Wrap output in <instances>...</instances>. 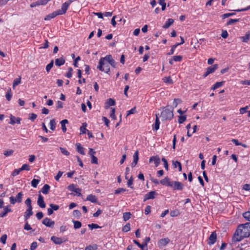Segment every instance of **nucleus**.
<instances>
[{"label":"nucleus","mask_w":250,"mask_h":250,"mask_svg":"<svg viewBox=\"0 0 250 250\" xmlns=\"http://www.w3.org/2000/svg\"><path fill=\"white\" fill-rule=\"evenodd\" d=\"M250 235V222L239 225L232 237V241L239 242L244 238L249 237Z\"/></svg>","instance_id":"obj_1"},{"label":"nucleus","mask_w":250,"mask_h":250,"mask_svg":"<svg viewBox=\"0 0 250 250\" xmlns=\"http://www.w3.org/2000/svg\"><path fill=\"white\" fill-rule=\"evenodd\" d=\"M160 117L163 121L171 120L173 117V109L170 110L165 108L161 112Z\"/></svg>","instance_id":"obj_2"},{"label":"nucleus","mask_w":250,"mask_h":250,"mask_svg":"<svg viewBox=\"0 0 250 250\" xmlns=\"http://www.w3.org/2000/svg\"><path fill=\"white\" fill-rule=\"evenodd\" d=\"M97 68L101 71H104L106 73L110 72L109 63L104 61V59H100L99 65Z\"/></svg>","instance_id":"obj_3"},{"label":"nucleus","mask_w":250,"mask_h":250,"mask_svg":"<svg viewBox=\"0 0 250 250\" xmlns=\"http://www.w3.org/2000/svg\"><path fill=\"white\" fill-rule=\"evenodd\" d=\"M72 1L71 0H68L62 4L61 9L57 10L59 15L64 14L66 13L68 7Z\"/></svg>","instance_id":"obj_4"},{"label":"nucleus","mask_w":250,"mask_h":250,"mask_svg":"<svg viewBox=\"0 0 250 250\" xmlns=\"http://www.w3.org/2000/svg\"><path fill=\"white\" fill-rule=\"evenodd\" d=\"M170 187L173 190H182L184 188V185L179 181H172Z\"/></svg>","instance_id":"obj_5"},{"label":"nucleus","mask_w":250,"mask_h":250,"mask_svg":"<svg viewBox=\"0 0 250 250\" xmlns=\"http://www.w3.org/2000/svg\"><path fill=\"white\" fill-rule=\"evenodd\" d=\"M77 186L75 184H71L69 185L67 187V189L71 191L74 192L76 194L75 195H77L78 196H81L82 194L81 192L82 189L80 188H77Z\"/></svg>","instance_id":"obj_6"},{"label":"nucleus","mask_w":250,"mask_h":250,"mask_svg":"<svg viewBox=\"0 0 250 250\" xmlns=\"http://www.w3.org/2000/svg\"><path fill=\"white\" fill-rule=\"evenodd\" d=\"M51 240L55 244L61 245L62 243L67 241L68 239L67 237L60 238L53 236L51 237Z\"/></svg>","instance_id":"obj_7"},{"label":"nucleus","mask_w":250,"mask_h":250,"mask_svg":"<svg viewBox=\"0 0 250 250\" xmlns=\"http://www.w3.org/2000/svg\"><path fill=\"white\" fill-rule=\"evenodd\" d=\"M10 118V122H9V124H11L12 125H14L15 124H20L21 122V118L19 117H15L14 116L12 115H10L9 116Z\"/></svg>","instance_id":"obj_8"},{"label":"nucleus","mask_w":250,"mask_h":250,"mask_svg":"<svg viewBox=\"0 0 250 250\" xmlns=\"http://www.w3.org/2000/svg\"><path fill=\"white\" fill-rule=\"evenodd\" d=\"M217 239V235L215 231L212 232L211 234L210 235L209 238L208 244L209 245H213L216 241Z\"/></svg>","instance_id":"obj_9"},{"label":"nucleus","mask_w":250,"mask_h":250,"mask_svg":"<svg viewBox=\"0 0 250 250\" xmlns=\"http://www.w3.org/2000/svg\"><path fill=\"white\" fill-rule=\"evenodd\" d=\"M42 224L46 227L53 228L54 225H55V222L54 221L51 220V219L46 217L45 218L42 222Z\"/></svg>","instance_id":"obj_10"},{"label":"nucleus","mask_w":250,"mask_h":250,"mask_svg":"<svg viewBox=\"0 0 250 250\" xmlns=\"http://www.w3.org/2000/svg\"><path fill=\"white\" fill-rule=\"evenodd\" d=\"M169 242L168 238H162L158 242V246L159 248H162L167 245Z\"/></svg>","instance_id":"obj_11"},{"label":"nucleus","mask_w":250,"mask_h":250,"mask_svg":"<svg viewBox=\"0 0 250 250\" xmlns=\"http://www.w3.org/2000/svg\"><path fill=\"white\" fill-rule=\"evenodd\" d=\"M155 191H151L145 195L144 202L146 201L149 199H153L155 198V196L157 195Z\"/></svg>","instance_id":"obj_12"},{"label":"nucleus","mask_w":250,"mask_h":250,"mask_svg":"<svg viewBox=\"0 0 250 250\" xmlns=\"http://www.w3.org/2000/svg\"><path fill=\"white\" fill-rule=\"evenodd\" d=\"M12 210L9 205L4 207L3 211L0 213V217H4L8 212H11Z\"/></svg>","instance_id":"obj_13"},{"label":"nucleus","mask_w":250,"mask_h":250,"mask_svg":"<svg viewBox=\"0 0 250 250\" xmlns=\"http://www.w3.org/2000/svg\"><path fill=\"white\" fill-rule=\"evenodd\" d=\"M37 204L41 208H45V204L44 202L43 197L41 194H39L38 196Z\"/></svg>","instance_id":"obj_14"},{"label":"nucleus","mask_w":250,"mask_h":250,"mask_svg":"<svg viewBox=\"0 0 250 250\" xmlns=\"http://www.w3.org/2000/svg\"><path fill=\"white\" fill-rule=\"evenodd\" d=\"M149 162V163L154 162L155 167H157L160 163V159L158 156H152L150 157Z\"/></svg>","instance_id":"obj_15"},{"label":"nucleus","mask_w":250,"mask_h":250,"mask_svg":"<svg viewBox=\"0 0 250 250\" xmlns=\"http://www.w3.org/2000/svg\"><path fill=\"white\" fill-rule=\"evenodd\" d=\"M133 161L131 164V166L132 167H134L137 165L138 160H139V152L137 150L134 154L133 156Z\"/></svg>","instance_id":"obj_16"},{"label":"nucleus","mask_w":250,"mask_h":250,"mask_svg":"<svg viewBox=\"0 0 250 250\" xmlns=\"http://www.w3.org/2000/svg\"><path fill=\"white\" fill-rule=\"evenodd\" d=\"M170 179L168 177H166L165 178L162 179L160 183L163 186L169 187L171 183Z\"/></svg>","instance_id":"obj_17"},{"label":"nucleus","mask_w":250,"mask_h":250,"mask_svg":"<svg viewBox=\"0 0 250 250\" xmlns=\"http://www.w3.org/2000/svg\"><path fill=\"white\" fill-rule=\"evenodd\" d=\"M159 114H156V119L154 124L153 125V129L157 130L159 129L160 122L159 119Z\"/></svg>","instance_id":"obj_18"},{"label":"nucleus","mask_w":250,"mask_h":250,"mask_svg":"<svg viewBox=\"0 0 250 250\" xmlns=\"http://www.w3.org/2000/svg\"><path fill=\"white\" fill-rule=\"evenodd\" d=\"M58 15H59V14L56 10V11H54L53 12L46 15L44 18V20L45 21H49V20H51L52 19L54 18Z\"/></svg>","instance_id":"obj_19"},{"label":"nucleus","mask_w":250,"mask_h":250,"mask_svg":"<svg viewBox=\"0 0 250 250\" xmlns=\"http://www.w3.org/2000/svg\"><path fill=\"white\" fill-rule=\"evenodd\" d=\"M218 68V64H214L209 67H207L206 70H207L209 74H212L214 73Z\"/></svg>","instance_id":"obj_20"},{"label":"nucleus","mask_w":250,"mask_h":250,"mask_svg":"<svg viewBox=\"0 0 250 250\" xmlns=\"http://www.w3.org/2000/svg\"><path fill=\"white\" fill-rule=\"evenodd\" d=\"M33 214L32 208H27L24 212V215L25 221H27Z\"/></svg>","instance_id":"obj_21"},{"label":"nucleus","mask_w":250,"mask_h":250,"mask_svg":"<svg viewBox=\"0 0 250 250\" xmlns=\"http://www.w3.org/2000/svg\"><path fill=\"white\" fill-rule=\"evenodd\" d=\"M65 62V59L63 57L58 58L55 60V63L56 66H61L64 64Z\"/></svg>","instance_id":"obj_22"},{"label":"nucleus","mask_w":250,"mask_h":250,"mask_svg":"<svg viewBox=\"0 0 250 250\" xmlns=\"http://www.w3.org/2000/svg\"><path fill=\"white\" fill-rule=\"evenodd\" d=\"M76 150L77 152L82 155H85L84 151V148L82 146L80 143H77L76 144Z\"/></svg>","instance_id":"obj_23"},{"label":"nucleus","mask_w":250,"mask_h":250,"mask_svg":"<svg viewBox=\"0 0 250 250\" xmlns=\"http://www.w3.org/2000/svg\"><path fill=\"white\" fill-rule=\"evenodd\" d=\"M174 22V20L172 19H168L163 26V28L167 29Z\"/></svg>","instance_id":"obj_24"},{"label":"nucleus","mask_w":250,"mask_h":250,"mask_svg":"<svg viewBox=\"0 0 250 250\" xmlns=\"http://www.w3.org/2000/svg\"><path fill=\"white\" fill-rule=\"evenodd\" d=\"M86 200L92 203H95L97 202V199L95 195L89 194L87 196Z\"/></svg>","instance_id":"obj_25"},{"label":"nucleus","mask_w":250,"mask_h":250,"mask_svg":"<svg viewBox=\"0 0 250 250\" xmlns=\"http://www.w3.org/2000/svg\"><path fill=\"white\" fill-rule=\"evenodd\" d=\"M68 123V120L66 119H64L60 122V124H61L62 126V129L63 132H65L66 131L67 129L65 125Z\"/></svg>","instance_id":"obj_26"},{"label":"nucleus","mask_w":250,"mask_h":250,"mask_svg":"<svg viewBox=\"0 0 250 250\" xmlns=\"http://www.w3.org/2000/svg\"><path fill=\"white\" fill-rule=\"evenodd\" d=\"M115 104V101L111 98H109L106 103L105 108H108L110 106L114 105Z\"/></svg>","instance_id":"obj_27"},{"label":"nucleus","mask_w":250,"mask_h":250,"mask_svg":"<svg viewBox=\"0 0 250 250\" xmlns=\"http://www.w3.org/2000/svg\"><path fill=\"white\" fill-rule=\"evenodd\" d=\"M50 188V187L47 185V184H45L43 187H42V192L44 194H47L49 192V190Z\"/></svg>","instance_id":"obj_28"},{"label":"nucleus","mask_w":250,"mask_h":250,"mask_svg":"<svg viewBox=\"0 0 250 250\" xmlns=\"http://www.w3.org/2000/svg\"><path fill=\"white\" fill-rule=\"evenodd\" d=\"M224 83V81L216 82L215 83H214L212 85L211 89L212 90H215V89L222 86L223 85Z\"/></svg>","instance_id":"obj_29"},{"label":"nucleus","mask_w":250,"mask_h":250,"mask_svg":"<svg viewBox=\"0 0 250 250\" xmlns=\"http://www.w3.org/2000/svg\"><path fill=\"white\" fill-rule=\"evenodd\" d=\"M87 126V124L86 123H84L83 124L82 126L80 127V131L82 134H85L86 132H87L88 130L86 128Z\"/></svg>","instance_id":"obj_30"},{"label":"nucleus","mask_w":250,"mask_h":250,"mask_svg":"<svg viewBox=\"0 0 250 250\" xmlns=\"http://www.w3.org/2000/svg\"><path fill=\"white\" fill-rule=\"evenodd\" d=\"M72 222L74 224V228L75 229H78L81 227L82 223L81 222H80L79 221H75V220H73Z\"/></svg>","instance_id":"obj_31"},{"label":"nucleus","mask_w":250,"mask_h":250,"mask_svg":"<svg viewBox=\"0 0 250 250\" xmlns=\"http://www.w3.org/2000/svg\"><path fill=\"white\" fill-rule=\"evenodd\" d=\"M100 59H104V61L109 63L113 59L111 55H107L105 57L101 58Z\"/></svg>","instance_id":"obj_32"},{"label":"nucleus","mask_w":250,"mask_h":250,"mask_svg":"<svg viewBox=\"0 0 250 250\" xmlns=\"http://www.w3.org/2000/svg\"><path fill=\"white\" fill-rule=\"evenodd\" d=\"M50 128L52 130H54L56 128V122L55 119H52L50 121Z\"/></svg>","instance_id":"obj_33"},{"label":"nucleus","mask_w":250,"mask_h":250,"mask_svg":"<svg viewBox=\"0 0 250 250\" xmlns=\"http://www.w3.org/2000/svg\"><path fill=\"white\" fill-rule=\"evenodd\" d=\"M239 21V19H230L226 23L227 25L233 24Z\"/></svg>","instance_id":"obj_34"},{"label":"nucleus","mask_w":250,"mask_h":250,"mask_svg":"<svg viewBox=\"0 0 250 250\" xmlns=\"http://www.w3.org/2000/svg\"><path fill=\"white\" fill-rule=\"evenodd\" d=\"M40 181V180L39 179H33L31 181V186L34 188H37Z\"/></svg>","instance_id":"obj_35"},{"label":"nucleus","mask_w":250,"mask_h":250,"mask_svg":"<svg viewBox=\"0 0 250 250\" xmlns=\"http://www.w3.org/2000/svg\"><path fill=\"white\" fill-rule=\"evenodd\" d=\"M242 40L244 42H247L250 39V33H247L245 36L242 37Z\"/></svg>","instance_id":"obj_36"},{"label":"nucleus","mask_w":250,"mask_h":250,"mask_svg":"<svg viewBox=\"0 0 250 250\" xmlns=\"http://www.w3.org/2000/svg\"><path fill=\"white\" fill-rule=\"evenodd\" d=\"M23 196V194L21 192H20L18 193L17 196H16V201L18 203H21L22 201V198Z\"/></svg>","instance_id":"obj_37"},{"label":"nucleus","mask_w":250,"mask_h":250,"mask_svg":"<svg viewBox=\"0 0 250 250\" xmlns=\"http://www.w3.org/2000/svg\"><path fill=\"white\" fill-rule=\"evenodd\" d=\"M130 224L127 223L125 226H124L122 228V231L125 232H128L130 230Z\"/></svg>","instance_id":"obj_38"},{"label":"nucleus","mask_w":250,"mask_h":250,"mask_svg":"<svg viewBox=\"0 0 250 250\" xmlns=\"http://www.w3.org/2000/svg\"><path fill=\"white\" fill-rule=\"evenodd\" d=\"M25 204L27 207V208H32L31 205V200L30 198H28L25 201Z\"/></svg>","instance_id":"obj_39"},{"label":"nucleus","mask_w":250,"mask_h":250,"mask_svg":"<svg viewBox=\"0 0 250 250\" xmlns=\"http://www.w3.org/2000/svg\"><path fill=\"white\" fill-rule=\"evenodd\" d=\"M235 14V13H225L224 14H223L221 16V17L223 19H225L226 18H227L229 17H231V16H232L233 15H234Z\"/></svg>","instance_id":"obj_40"},{"label":"nucleus","mask_w":250,"mask_h":250,"mask_svg":"<svg viewBox=\"0 0 250 250\" xmlns=\"http://www.w3.org/2000/svg\"><path fill=\"white\" fill-rule=\"evenodd\" d=\"M181 103V100L180 99H174L173 102V108L177 107L178 104Z\"/></svg>","instance_id":"obj_41"},{"label":"nucleus","mask_w":250,"mask_h":250,"mask_svg":"<svg viewBox=\"0 0 250 250\" xmlns=\"http://www.w3.org/2000/svg\"><path fill=\"white\" fill-rule=\"evenodd\" d=\"M130 215H131V214L130 212H125L124 214H123V218H124V220L126 221L128 220H129V219L130 218Z\"/></svg>","instance_id":"obj_42"},{"label":"nucleus","mask_w":250,"mask_h":250,"mask_svg":"<svg viewBox=\"0 0 250 250\" xmlns=\"http://www.w3.org/2000/svg\"><path fill=\"white\" fill-rule=\"evenodd\" d=\"M72 72L73 69L72 67H70L68 68V71L66 74L65 76L68 78H71L72 76Z\"/></svg>","instance_id":"obj_43"},{"label":"nucleus","mask_w":250,"mask_h":250,"mask_svg":"<svg viewBox=\"0 0 250 250\" xmlns=\"http://www.w3.org/2000/svg\"><path fill=\"white\" fill-rule=\"evenodd\" d=\"M163 81L165 83H172L173 81L171 79L170 77H166L163 79Z\"/></svg>","instance_id":"obj_44"},{"label":"nucleus","mask_w":250,"mask_h":250,"mask_svg":"<svg viewBox=\"0 0 250 250\" xmlns=\"http://www.w3.org/2000/svg\"><path fill=\"white\" fill-rule=\"evenodd\" d=\"M54 64V61L52 60L51 62L48 64L46 66V70L47 72H48L50 69L52 68Z\"/></svg>","instance_id":"obj_45"},{"label":"nucleus","mask_w":250,"mask_h":250,"mask_svg":"<svg viewBox=\"0 0 250 250\" xmlns=\"http://www.w3.org/2000/svg\"><path fill=\"white\" fill-rule=\"evenodd\" d=\"M12 93H11V89H10L9 90H8L6 93V95H5V97L6 98V99L9 101H10L11 98H12Z\"/></svg>","instance_id":"obj_46"},{"label":"nucleus","mask_w":250,"mask_h":250,"mask_svg":"<svg viewBox=\"0 0 250 250\" xmlns=\"http://www.w3.org/2000/svg\"><path fill=\"white\" fill-rule=\"evenodd\" d=\"M20 170L29 171L30 170L29 165L27 164H23L20 168Z\"/></svg>","instance_id":"obj_47"},{"label":"nucleus","mask_w":250,"mask_h":250,"mask_svg":"<svg viewBox=\"0 0 250 250\" xmlns=\"http://www.w3.org/2000/svg\"><path fill=\"white\" fill-rule=\"evenodd\" d=\"M126 191V189L124 188H118V189L115 190V194H119L122 192H125Z\"/></svg>","instance_id":"obj_48"},{"label":"nucleus","mask_w":250,"mask_h":250,"mask_svg":"<svg viewBox=\"0 0 250 250\" xmlns=\"http://www.w3.org/2000/svg\"><path fill=\"white\" fill-rule=\"evenodd\" d=\"M162 162H163L164 163V167L167 170H168V163L167 162V160H166V158H165L164 157L162 158Z\"/></svg>","instance_id":"obj_49"},{"label":"nucleus","mask_w":250,"mask_h":250,"mask_svg":"<svg viewBox=\"0 0 250 250\" xmlns=\"http://www.w3.org/2000/svg\"><path fill=\"white\" fill-rule=\"evenodd\" d=\"M186 116H180L178 119V123L180 124H183L186 120Z\"/></svg>","instance_id":"obj_50"},{"label":"nucleus","mask_w":250,"mask_h":250,"mask_svg":"<svg viewBox=\"0 0 250 250\" xmlns=\"http://www.w3.org/2000/svg\"><path fill=\"white\" fill-rule=\"evenodd\" d=\"M21 78L15 79L13 83V87H15L21 83Z\"/></svg>","instance_id":"obj_51"},{"label":"nucleus","mask_w":250,"mask_h":250,"mask_svg":"<svg viewBox=\"0 0 250 250\" xmlns=\"http://www.w3.org/2000/svg\"><path fill=\"white\" fill-rule=\"evenodd\" d=\"M60 149L61 152L64 155L68 156L70 154V153L64 148L60 147Z\"/></svg>","instance_id":"obj_52"},{"label":"nucleus","mask_w":250,"mask_h":250,"mask_svg":"<svg viewBox=\"0 0 250 250\" xmlns=\"http://www.w3.org/2000/svg\"><path fill=\"white\" fill-rule=\"evenodd\" d=\"M88 226L91 229H94L101 228V227H100L99 225H98L96 224H94V223L89 224L88 225Z\"/></svg>","instance_id":"obj_53"},{"label":"nucleus","mask_w":250,"mask_h":250,"mask_svg":"<svg viewBox=\"0 0 250 250\" xmlns=\"http://www.w3.org/2000/svg\"><path fill=\"white\" fill-rule=\"evenodd\" d=\"M73 215L75 217L79 218L81 215V213L79 210L75 209L73 211Z\"/></svg>","instance_id":"obj_54"},{"label":"nucleus","mask_w":250,"mask_h":250,"mask_svg":"<svg viewBox=\"0 0 250 250\" xmlns=\"http://www.w3.org/2000/svg\"><path fill=\"white\" fill-rule=\"evenodd\" d=\"M172 58L175 62H181L182 60L183 57L180 55L174 56Z\"/></svg>","instance_id":"obj_55"},{"label":"nucleus","mask_w":250,"mask_h":250,"mask_svg":"<svg viewBox=\"0 0 250 250\" xmlns=\"http://www.w3.org/2000/svg\"><path fill=\"white\" fill-rule=\"evenodd\" d=\"M136 113V107H134L133 108H131L130 110L127 111L126 116H128L129 115L132 114H135Z\"/></svg>","instance_id":"obj_56"},{"label":"nucleus","mask_w":250,"mask_h":250,"mask_svg":"<svg viewBox=\"0 0 250 250\" xmlns=\"http://www.w3.org/2000/svg\"><path fill=\"white\" fill-rule=\"evenodd\" d=\"M14 153V151L12 149L7 150L5 151L3 154L6 156H10L12 155Z\"/></svg>","instance_id":"obj_57"},{"label":"nucleus","mask_w":250,"mask_h":250,"mask_svg":"<svg viewBox=\"0 0 250 250\" xmlns=\"http://www.w3.org/2000/svg\"><path fill=\"white\" fill-rule=\"evenodd\" d=\"M115 110L114 108H111L110 114V117L111 118H112L113 120L116 119V116H115Z\"/></svg>","instance_id":"obj_58"},{"label":"nucleus","mask_w":250,"mask_h":250,"mask_svg":"<svg viewBox=\"0 0 250 250\" xmlns=\"http://www.w3.org/2000/svg\"><path fill=\"white\" fill-rule=\"evenodd\" d=\"M249 106H246L244 107H242L240 109V113L241 114H243L247 112V109H248Z\"/></svg>","instance_id":"obj_59"},{"label":"nucleus","mask_w":250,"mask_h":250,"mask_svg":"<svg viewBox=\"0 0 250 250\" xmlns=\"http://www.w3.org/2000/svg\"><path fill=\"white\" fill-rule=\"evenodd\" d=\"M25 223L24 226V229L26 230H29L32 229L30 225L28 224L27 221H25Z\"/></svg>","instance_id":"obj_60"},{"label":"nucleus","mask_w":250,"mask_h":250,"mask_svg":"<svg viewBox=\"0 0 250 250\" xmlns=\"http://www.w3.org/2000/svg\"><path fill=\"white\" fill-rule=\"evenodd\" d=\"M22 170H20V168L19 169H15L12 172V175L13 176H15L18 175Z\"/></svg>","instance_id":"obj_61"},{"label":"nucleus","mask_w":250,"mask_h":250,"mask_svg":"<svg viewBox=\"0 0 250 250\" xmlns=\"http://www.w3.org/2000/svg\"><path fill=\"white\" fill-rule=\"evenodd\" d=\"M37 115L34 113H31L29 114V119L32 121H34V120L37 118Z\"/></svg>","instance_id":"obj_62"},{"label":"nucleus","mask_w":250,"mask_h":250,"mask_svg":"<svg viewBox=\"0 0 250 250\" xmlns=\"http://www.w3.org/2000/svg\"><path fill=\"white\" fill-rule=\"evenodd\" d=\"M6 239H7V235H6V234H3L1 237V238L0 239V241L3 244H5L6 243Z\"/></svg>","instance_id":"obj_63"},{"label":"nucleus","mask_w":250,"mask_h":250,"mask_svg":"<svg viewBox=\"0 0 250 250\" xmlns=\"http://www.w3.org/2000/svg\"><path fill=\"white\" fill-rule=\"evenodd\" d=\"M49 206L53 210H57L59 208V206L57 205L50 204Z\"/></svg>","instance_id":"obj_64"}]
</instances>
